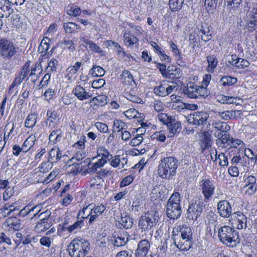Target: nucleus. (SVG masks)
Returning <instances> with one entry per match:
<instances>
[{
  "label": "nucleus",
  "mask_w": 257,
  "mask_h": 257,
  "mask_svg": "<svg viewBox=\"0 0 257 257\" xmlns=\"http://www.w3.org/2000/svg\"><path fill=\"white\" fill-rule=\"evenodd\" d=\"M181 197L179 192H174L168 200L166 206L167 216L171 219L179 218L182 214Z\"/></svg>",
  "instance_id": "20e7f679"
},
{
  "label": "nucleus",
  "mask_w": 257,
  "mask_h": 257,
  "mask_svg": "<svg viewBox=\"0 0 257 257\" xmlns=\"http://www.w3.org/2000/svg\"><path fill=\"white\" fill-rule=\"evenodd\" d=\"M175 234L187 239H193L192 229L186 225H183L182 227L180 228L179 230L176 229Z\"/></svg>",
  "instance_id": "a878e982"
},
{
  "label": "nucleus",
  "mask_w": 257,
  "mask_h": 257,
  "mask_svg": "<svg viewBox=\"0 0 257 257\" xmlns=\"http://www.w3.org/2000/svg\"><path fill=\"white\" fill-rule=\"evenodd\" d=\"M52 43V40L47 37H44L42 40L38 47V51L41 53H44V55H49L48 52L49 46Z\"/></svg>",
  "instance_id": "bb28decb"
},
{
  "label": "nucleus",
  "mask_w": 257,
  "mask_h": 257,
  "mask_svg": "<svg viewBox=\"0 0 257 257\" xmlns=\"http://www.w3.org/2000/svg\"><path fill=\"white\" fill-rule=\"evenodd\" d=\"M182 76L181 70L174 66L168 67L164 78L168 79L169 81H176Z\"/></svg>",
  "instance_id": "f3484780"
},
{
  "label": "nucleus",
  "mask_w": 257,
  "mask_h": 257,
  "mask_svg": "<svg viewBox=\"0 0 257 257\" xmlns=\"http://www.w3.org/2000/svg\"><path fill=\"white\" fill-rule=\"evenodd\" d=\"M159 120L163 123V124L166 125L167 126L170 123L171 121L174 119L172 116H169L167 113H161L158 115Z\"/></svg>",
  "instance_id": "37998d69"
},
{
  "label": "nucleus",
  "mask_w": 257,
  "mask_h": 257,
  "mask_svg": "<svg viewBox=\"0 0 257 257\" xmlns=\"http://www.w3.org/2000/svg\"><path fill=\"white\" fill-rule=\"evenodd\" d=\"M14 10L8 0H0V16L8 18L12 14Z\"/></svg>",
  "instance_id": "6ab92c4d"
},
{
  "label": "nucleus",
  "mask_w": 257,
  "mask_h": 257,
  "mask_svg": "<svg viewBox=\"0 0 257 257\" xmlns=\"http://www.w3.org/2000/svg\"><path fill=\"white\" fill-rule=\"evenodd\" d=\"M172 239L173 240L175 246L182 251H188L192 245L193 239H187L176 234L174 228L172 231Z\"/></svg>",
  "instance_id": "1a4fd4ad"
},
{
  "label": "nucleus",
  "mask_w": 257,
  "mask_h": 257,
  "mask_svg": "<svg viewBox=\"0 0 257 257\" xmlns=\"http://www.w3.org/2000/svg\"><path fill=\"white\" fill-rule=\"evenodd\" d=\"M212 127L216 129L217 131L215 133L228 132L230 130V126L225 122L213 121L212 123Z\"/></svg>",
  "instance_id": "cd10ccee"
},
{
  "label": "nucleus",
  "mask_w": 257,
  "mask_h": 257,
  "mask_svg": "<svg viewBox=\"0 0 257 257\" xmlns=\"http://www.w3.org/2000/svg\"><path fill=\"white\" fill-rule=\"evenodd\" d=\"M124 42L128 43V46L137 44L138 42V39L133 35L125 33L123 35Z\"/></svg>",
  "instance_id": "a18cd8bd"
},
{
  "label": "nucleus",
  "mask_w": 257,
  "mask_h": 257,
  "mask_svg": "<svg viewBox=\"0 0 257 257\" xmlns=\"http://www.w3.org/2000/svg\"><path fill=\"white\" fill-rule=\"evenodd\" d=\"M41 210V206L40 205H35L32 206L30 204V216H32L30 219L32 220L37 216Z\"/></svg>",
  "instance_id": "3c124183"
},
{
  "label": "nucleus",
  "mask_w": 257,
  "mask_h": 257,
  "mask_svg": "<svg viewBox=\"0 0 257 257\" xmlns=\"http://www.w3.org/2000/svg\"><path fill=\"white\" fill-rule=\"evenodd\" d=\"M63 28L66 33L71 34L80 29V26L74 23L67 22L64 23Z\"/></svg>",
  "instance_id": "4c0bfd02"
},
{
  "label": "nucleus",
  "mask_w": 257,
  "mask_h": 257,
  "mask_svg": "<svg viewBox=\"0 0 257 257\" xmlns=\"http://www.w3.org/2000/svg\"><path fill=\"white\" fill-rule=\"evenodd\" d=\"M18 47L12 40L6 38L0 39V57L5 60H19Z\"/></svg>",
  "instance_id": "7ed1b4c3"
},
{
  "label": "nucleus",
  "mask_w": 257,
  "mask_h": 257,
  "mask_svg": "<svg viewBox=\"0 0 257 257\" xmlns=\"http://www.w3.org/2000/svg\"><path fill=\"white\" fill-rule=\"evenodd\" d=\"M62 138V132L61 129L53 130L50 134L49 141L53 144L60 142Z\"/></svg>",
  "instance_id": "2f4dec72"
},
{
  "label": "nucleus",
  "mask_w": 257,
  "mask_h": 257,
  "mask_svg": "<svg viewBox=\"0 0 257 257\" xmlns=\"http://www.w3.org/2000/svg\"><path fill=\"white\" fill-rule=\"evenodd\" d=\"M36 140V136L34 135H30L27 138L23 145L27 152L34 146Z\"/></svg>",
  "instance_id": "ea45409f"
},
{
  "label": "nucleus",
  "mask_w": 257,
  "mask_h": 257,
  "mask_svg": "<svg viewBox=\"0 0 257 257\" xmlns=\"http://www.w3.org/2000/svg\"><path fill=\"white\" fill-rule=\"evenodd\" d=\"M108 100L107 96L105 95H98L93 97L92 101L94 102L96 105L102 106L107 103Z\"/></svg>",
  "instance_id": "72a5a7b5"
},
{
  "label": "nucleus",
  "mask_w": 257,
  "mask_h": 257,
  "mask_svg": "<svg viewBox=\"0 0 257 257\" xmlns=\"http://www.w3.org/2000/svg\"><path fill=\"white\" fill-rule=\"evenodd\" d=\"M67 13L70 16L76 17L81 14V10L76 6H68L67 7Z\"/></svg>",
  "instance_id": "c03bdc74"
},
{
  "label": "nucleus",
  "mask_w": 257,
  "mask_h": 257,
  "mask_svg": "<svg viewBox=\"0 0 257 257\" xmlns=\"http://www.w3.org/2000/svg\"><path fill=\"white\" fill-rule=\"evenodd\" d=\"M184 0H169V7L173 12L178 11L180 10L184 3Z\"/></svg>",
  "instance_id": "58836bf2"
},
{
  "label": "nucleus",
  "mask_w": 257,
  "mask_h": 257,
  "mask_svg": "<svg viewBox=\"0 0 257 257\" xmlns=\"http://www.w3.org/2000/svg\"><path fill=\"white\" fill-rule=\"evenodd\" d=\"M23 80H24L21 77V76H19L18 75H17L15 78L14 80L9 88V93H12L15 90L14 88L16 86L20 85Z\"/></svg>",
  "instance_id": "8fccbe9b"
},
{
  "label": "nucleus",
  "mask_w": 257,
  "mask_h": 257,
  "mask_svg": "<svg viewBox=\"0 0 257 257\" xmlns=\"http://www.w3.org/2000/svg\"><path fill=\"white\" fill-rule=\"evenodd\" d=\"M245 26L249 32L252 33L255 32V34L257 33V23L246 21Z\"/></svg>",
  "instance_id": "6e6d98bb"
},
{
  "label": "nucleus",
  "mask_w": 257,
  "mask_h": 257,
  "mask_svg": "<svg viewBox=\"0 0 257 257\" xmlns=\"http://www.w3.org/2000/svg\"><path fill=\"white\" fill-rule=\"evenodd\" d=\"M90 249V244L84 238H74L68 245L67 250L71 257H84Z\"/></svg>",
  "instance_id": "39448f33"
},
{
  "label": "nucleus",
  "mask_w": 257,
  "mask_h": 257,
  "mask_svg": "<svg viewBox=\"0 0 257 257\" xmlns=\"http://www.w3.org/2000/svg\"><path fill=\"white\" fill-rule=\"evenodd\" d=\"M170 48L171 50L172 51L173 54L176 56V57H179V58H182V55L180 53L177 45L175 44L174 42H171L170 43Z\"/></svg>",
  "instance_id": "69168bd1"
},
{
  "label": "nucleus",
  "mask_w": 257,
  "mask_h": 257,
  "mask_svg": "<svg viewBox=\"0 0 257 257\" xmlns=\"http://www.w3.org/2000/svg\"><path fill=\"white\" fill-rule=\"evenodd\" d=\"M115 240L113 242V245L117 247L123 246L125 244L128 240L127 237L122 234L118 235L116 237L114 236Z\"/></svg>",
  "instance_id": "79ce46f5"
},
{
  "label": "nucleus",
  "mask_w": 257,
  "mask_h": 257,
  "mask_svg": "<svg viewBox=\"0 0 257 257\" xmlns=\"http://www.w3.org/2000/svg\"><path fill=\"white\" fill-rule=\"evenodd\" d=\"M105 83V82L104 79L102 78H99L98 79L94 80L92 82L91 85L93 88L98 89L103 87Z\"/></svg>",
  "instance_id": "774afa93"
},
{
  "label": "nucleus",
  "mask_w": 257,
  "mask_h": 257,
  "mask_svg": "<svg viewBox=\"0 0 257 257\" xmlns=\"http://www.w3.org/2000/svg\"><path fill=\"white\" fill-rule=\"evenodd\" d=\"M207 61L208 63V67L213 70L217 66L218 60L214 55L207 56Z\"/></svg>",
  "instance_id": "603ef678"
},
{
  "label": "nucleus",
  "mask_w": 257,
  "mask_h": 257,
  "mask_svg": "<svg viewBox=\"0 0 257 257\" xmlns=\"http://www.w3.org/2000/svg\"><path fill=\"white\" fill-rule=\"evenodd\" d=\"M230 142L227 150L225 151L230 155L238 154L240 150L243 149L245 147L244 144L240 139L232 138V141Z\"/></svg>",
  "instance_id": "4468645a"
},
{
  "label": "nucleus",
  "mask_w": 257,
  "mask_h": 257,
  "mask_svg": "<svg viewBox=\"0 0 257 257\" xmlns=\"http://www.w3.org/2000/svg\"><path fill=\"white\" fill-rule=\"evenodd\" d=\"M232 207L230 203L225 200L219 201L217 203V212L223 218H228L232 214Z\"/></svg>",
  "instance_id": "ddd939ff"
},
{
  "label": "nucleus",
  "mask_w": 257,
  "mask_h": 257,
  "mask_svg": "<svg viewBox=\"0 0 257 257\" xmlns=\"http://www.w3.org/2000/svg\"><path fill=\"white\" fill-rule=\"evenodd\" d=\"M60 44V46L63 49L68 48L71 51H73L75 49L73 42L69 39H64Z\"/></svg>",
  "instance_id": "de8ad7c7"
},
{
  "label": "nucleus",
  "mask_w": 257,
  "mask_h": 257,
  "mask_svg": "<svg viewBox=\"0 0 257 257\" xmlns=\"http://www.w3.org/2000/svg\"><path fill=\"white\" fill-rule=\"evenodd\" d=\"M178 164V160L174 157L164 158L158 167V175L162 179H170L175 174Z\"/></svg>",
  "instance_id": "f03ea898"
},
{
  "label": "nucleus",
  "mask_w": 257,
  "mask_h": 257,
  "mask_svg": "<svg viewBox=\"0 0 257 257\" xmlns=\"http://www.w3.org/2000/svg\"><path fill=\"white\" fill-rule=\"evenodd\" d=\"M208 95V93L205 87L198 85L196 98H198L199 97H205L207 96Z\"/></svg>",
  "instance_id": "0e129e2a"
},
{
  "label": "nucleus",
  "mask_w": 257,
  "mask_h": 257,
  "mask_svg": "<svg viewBox=\"0 0 257 257\" xmlns=\"http://www.w3.org/2000/svg\"><path fill=\"white\" fill-rule=\"evenodd\" d=\"M72 93L80 100L88 99L92 96L91 93L87 91L84 88L80 85L76 86L73 88Z\"/></svg>",
  "instance_id": "a211bd4d"
},
{
  "label": "nucleus",
  "mask_w": 257,
  "mask_h": 257,
  "mask_svg": "<svg viewBox=\"0 0 257 257\" xmlns=\"http://www.w3.org/2000/svg\"><path fill=\"white\" fill-rule=\"evenodd\" d=\"M52 224L50 221H46V220H41L38 222L35 227V230L38 232H43L45 230L49 229Z\"/></svg>",
  "instance_id": "7c9ffc66"
},
{
  "label": "nucleus",
  "mask_w": 257,
  "mask_h": 257,
  "mask_svg": "<svg viewBox=\"0 0 257 257\" xmlns=\"http://www.w3.org/2000/svg\"><path fill=\"white\" fill-rule=\"evenodd\" d=\"M214 136L217 138L216 144L219 148L226 149L229 146V143L232 141V137L227 133H214Z\"/></svg>",
  "instance_id": "f8f14e48"
},
{
  "label": "nucleus",
  "mask_w": 257,
  "mask_h": 257,
  "mask_svg": "<svg viewBox=\"0 0 257 257\" xmlns=\"http://www.w3.org/2000/svg\"><path fill=\"white\" fill-rule=\"evenodd\" d=\"M113 125L119 130L117 131V133L121 132V131L126 130L127 128V124L122 120L120 119H115L113 121Z\"/></svg>",
  "instance_id": "09e8293b"
},
{
  "label": "nucleus",
  "mask_w": 257,
  "mask_h": 257,
  "mask_svg": "<svg viewBox=\"0 0 257 257\" xmlns=\"http://www.w3.org/2000/svg\"><path fill=\"white\" fill-rule=\"evenodd\" d=\"M92 206L90 208V213H93L96 215L99 216L105 211V206L102 204L96 205L94 204H92Z\"/></svg>",
  "instance_id": "e433bc0d"
},
{
  "label": "nucleus",
  "mask_w": 257,
  "mask_h": 257,
  "mask_svg": "<svg viewBox=\"0 0 257 257\" xmlns=\"http://www.w3.org/2000/svg\"><path fill=\"white\" fill-rule=\"evenodd\" d=\"M200 33H201V39L202 41L207 42L209 41L212 35L210 34V30L206 23L202 24L200 29Z\"/></svg>",
  "instance_id": "c85d7f7f"
},
{
  "label": "nucleus",
  "mask_w": 257,
  "mask_h": 257,
  "mask_svg": "<svg viewBox=\"0 0 257 257\" xmlns=\"http://www.w3.org/2000/svg\"><path fill=\"white\" fill-rule=\"evenodd\" d=\"M142 135L143 134H137V136L131 141L130 145L132 146H137L140 145L144 140Z\"/></svg>",
  "instance_id": "5fc2aeb1"
},
{
  "label": "nucleus",
  "mask_w": 257,
  "mask_h": 257,
  "mask_svg": "<svg viewBox=\"0 0 257 257\" xmlns=\"http://www.w3.org/2000/svg\"><path fill=\"white\" fill-rule=\"evenodd\" d=\"M84 226V220L83 219H78V220L76 221L73 224L66 227V229L69 232H72L75 230H80Z\"/></svg>",
  "instance_id": "c9c22d12"
},
{
  "label": "nucleus",
  "mask_w": 257,
  "mask_h": 257,
  "mask_svg": "<svg viewBox=\"0 0 257 257\" xmlns=\"http://www.w3.org/2000/svg\"><path fill=\"white\" fill-rule=\"evenodd\" d=\"M37 114L35 113L29 114L25 121V126L28 128H33L37 122Z\"/></svg>",
  "instance_id": "473e14b6"
},
{
  "label": "nucleus",
  "mask_w": 257,
  "mask_h": 257,
  "mask_svg": "<svg viewBox=\"0 0 257 257\" xmlns=\"http://www.w3.org/2000/svg\"><path fill=\"white\" fill-rule=\"evenodd\" d=\"M92 204H90L88 205L86 207H84L81 210H79L78 213L77 214V218L79 219H83L85 218H88L87 216V214L88 213V211H90V208L92 207Z\"/></svg>",
  "instance_id": "49530a36"
},
{
  "label": "nucleus",
  "mask_w": 257,
  "mask_h": 257,
  "mask_svg": "<svg viewBox=\"0 0 257 257\" xmlns=\"http://www.w3.org/2000/svg\"><path fill=\"white\" fill-rule=\"evenodd\" d=\"M217 2L218 0H205L204 5L206 8H209L207 11H212L217 6Z\"/></svg>",
  "instance_id": "13d9d810"
},
{
  "label": "nucleus",
  "mask_w": 257,
  "mask_h": 257,
  "mask_svg": "<svg viewBox=\"0 0 257 257\" xmlns=\"http://www.w3.org/2000/svg\"><path fill=\"white\" fill-rule=\"evenodd\" d=\"M198 85L193 82L187 83V87L183 89V93L191 98H196Z\"/></svg>",
  "instance_id": "5701e85b"
},
{
  "label": "nucleus",
  "mask_w": 257,
  "mask_h": 257,
  "mask_svg": "<svg viewBox=\"0 0 257 257\" xmlns=\"http://www.w3.org/2000/svg\"><path fill=\"white\" fill-rule=\"evenodd\" d=\"M201 182L202 184L200 185V187L204 196V201L207 202L210 200L214 194L215 186L213 181L210 179L202 180Z\"/></svg>",
  "instance_id": "6e6552de"
},
{
  "label": "nucleus",
  "mask_w": 257,
  "mask_h": 257,
  "mask_svg": "<svg viewBox=\"0 0 257 257\" xmlns=\"http://www.w3.org/2000/svg\"><path fill=\"white\" fill-rule=\"evenodd\" d=\"M205 208V205L202 200L190 203L187 211V218L190 220H197L201 216Z\"/></svg>",
  "instance_id": "0eeeda50"
},
{
  "label": "nucleus",
  "mask_w": 257,
  "mask_h": 257,
  "mask_svg": "<svg viewBox=\"0 0 257 257\" xmlns=\"http://www.w3.org/2000/svg\"><path fill=\"white\" fill-rule=\"evenodd\" d=\"M95 126L97 129L101 133H106L108 131V126L106 124L102 122H97L95 123Z\"/></svg>",
  "instance_id": "052dcab7"
},
{
  "label": "nucleus",
  "mask_w": 257,
  "mask_h": 257,
  "mask_svg": "<svg viewBox=\"0 0 257 257\" xmlns=\"http://www.w3.org/2000/svg\"><path fill=\"white\" fill-rule=\"evenodd\" d=\"M237 81V80L235 77L230 76H224L221 78L219 84L224 87H227L235 84Z\"/></svg>",
  "instance_id": "c756f323"
},
{
  "label": "nucleus",
  "mask_w": 257,
  "mask_h": 257,
  "mask_svg": "<svg viewBox=\"0 0 257 257\" xmlns=\"http://www.w3.org/2000/svg\"><path fill=\"white\" fill-rule=\"evenodd\" d=\"M133 223V219L125 213L121 214V217L116 223V225L120 228L128 229L132 227Z\"/></svg>",
  "instance_id": "412c9836"
},
{
  "label": "nucleus",
  "mask_w": 257,
  "mask_h": 257,
  "mask_svg": "<svg viewBox=\"0 0 257 257\" xmlns=\"http://www.w3.org/2000/svg\"><path fill=\"white\" fill-rule=\"evenodd\" d=\"M58 65V61L54 58H52L48 63L47 70L50 72L56 71L57 66Z\"/></svg>",
  "instance_id": "864d4df0"
},
{
  "label": "nucleus",
  "mask_w": 257,
  "mask_h": 257,
  "mask_svg": "<svg viewBox=\"0 0 257 257\" xmlns=\"http://www.w3.org/2000/svg\"><path fill=\"white\" fill-rule=\"evenodd\" d=\"M217 232L219 240L228 246L234 247L240 243L238 232L233 227L226 225L221 226L218 229Z\"/></svg>",
  "instance_id": "f257e3e1"
},
{
  "label": "nucleus",
  "mask_w": 257,
  "mask_h": 257,
  "mask_svg": "<svg viewBox=\"0 0 257 257\" xmlns=\"http://www.w3.org/2000/svg\"><path fill=\"white\" fill-rule=\"evenodd\" d=\"M86 142V137L84 135H82L80 139L76 143H75L73 146L75 147L77 149H84L85 148V142Z\"/></svg>",
  "instance_id": "680f3d73"
},
{
  "label": "nucleus",
  "mask_w": 257,
  "mask_h": 257,
  "mask_svg": "<svg viewBox=\"0 0 257 257\" xmlns=\"http://www.w3.org/2000/svg\"><path fill=\"white\" fill-rule=\"evenodd\" d=\"M219 160V165L222 167L227 166L228 165V158L224 153H220L218 156Z\"/></svg>",
  "instance_id": "4d7b16f0"
},
{
  "label": "nucleus",
  "mask_w": 257,
  "mask_h": 257,
  "mask_svg": "<svg viewBox=\"0 0 257 257\" xmlns=\"http://www.w3.org/2000/svg\"><path fill=\"white\" fill-rule=\"evenodd\" d=\"M105 72L102 67L94 65L89 70V74H91L93 77H100L104 75Z\"/></svg>",
  "instance_id": "a19ab883"
},
{
  "label": "nucleus",
  "mask_w": 257,
  "mask_h": 257,
  "mask_svg": "<svg viewBox=\"0 0 257 257\" xmlns=\"http://www.w3.org/2000/svg\"><path fill=\"white\" fill-rule=\"evenodd\" d=\"M209 114L204 111H196L191 114L187 119L189 123L196 125L206 124Z\"/></svg>",
  "instance_id": "9d476101"
},
{
  "label": "nucleus",
  "mask_w": 257,
  "mask_h": 257,
  "mask_svg": "<svg viewBox=\"0 0 257 257\" xmlns=\"http://www.w3.org/2000/svg\"><path fill=\"white\" fill-rule=\"evenodd\" d=\"M5 226L15 231L19 230L22 228L21 220L17 217H9L5 222Z\"/></svg>",
  "instance_id": "4be33fe9"
},
{
  "label": "nucleus",
  "mask_w": 257,
  "mask_h": 257,
  "mask_svg": "<svg viewBox=\"0 0 257 257\" xmlns=\"http://www.w3.org/2000/svg\"><path fill=\"white\" fill-rule=\"evenodd\" d=\"M55 91L52 88H49L46 90L44 93V96L45 99L47 101H50L53 98V96L55 94Z\"/></svg>",
  "instance_id": "338daca9"
},
{
  "label": "nucleus",
  "mask_w": 257,
  "mask_h": 257,
  "mask_svg": "<svg viewBox=\"0 0 257 257\" xmlns=\"http://www.w3.org/2000/svg\"><path fill=\"white\" fill-rule=\"evenodd\" d=\"M169 132V137H172L177 133H179L181 130V123L176 120L175 118L171 121L167 127Z\"/></svg>",
  "instance_id": "393cba45"
},
{
  "label": "nucleus",
  "mask_w": 257,
  "mask_h": 257,
  "mask_svg": "<svg viewBox=\"0 0 257 257\" xmlns=\"http://www.w3.org/2000/svg\"><path fill=\"white\" fill-rule=\"evenodd\" d=\"M30 204H28L26 206H25L22 209H19V217H24L27 215L30 216Z\"/></svg>",
  "instance_id": "e2e57ef3"
},
{
  "label": "nucleus",
  "mask_w": 257,
  "mask_h": 257,
  "mask_svg": "<svg viewBox=\"0 0 257 257\" xmlns=\"http://www.w3.org/2000/svg\"><path fill=\"white\" fill-rule=\"evenodd\" d=\"M176 88L175 85H170L167 81H163L159 86L154 89L155 95L161 97H165L171 94Z\"/></svg>",
  "instance_id": "9b49d317"
},
{
  "label": "nucleus",
  "mask_w": 257,
  "mask_h": 257,
  "mask_svg": "<svg viewBox=\"0 0 257 257\" xmlns=\"http://www.w3.org/2000/svg\"><path fill=\"white\" fill-rule=\"evenodd\" d=\"M247 21H253V22L257 23V9L253 8L249 13L248 15L247 16Z\"/></svg>",
  "instance_id": "bf43d9fd"
},
{
  "label": "nucleus",
  "mask_w": 257,
  "mask_h": 257,
  "mask_svg": "<svg viewBox=\"0 0 257 257\" xmlns=\"http://www.w3.org/2000/svg\"><path fill=\"white\" fill-rule=\"evenodd\" d=\"M150 248L148 240L143 239L139 242L135 250V257H146Z\"/></svg>",
  "instance_id": "dca6fc26"
},
{
  "label": "nucleus",
  "mask_w": 257,
  "mask_h": 257,
  "mask_svg": "<svg viewBox=\"0 0 257 257\" xmlns=\"http://www.w3.org/2000/svg\"><path fill=\"white\" fill-rule=\"evenodd\" d=\"M159 219V213L151 211L141 216L139 222V226L144 230H149L155 226Z\"/></svg>",
  "instance_id": "423d86ee"
},
{
  "label": "nucleus",
  "mask_w": 257,
  "mask_h": 257,
  "mask_svg": "<svg viewBox=\"0 0 257 257\" xmlns=\"http://www.w3.org/2000/svg\"><path fill=\"white\" fill-rule=\"evenodd\" d=\"M232 219L238 229H245L247 227V218L240 212H234L232 215Z\"/></svg>",
  "instance_id": "2eb2a0df"
},
{
  "label": "nucleus",
  "mask_w": 257,
  "mask_h": 257,
  "mask_svg": "<svg viewBox=\"0 0 257 257\" xmlns=\"http://www.w3.org/2000/svg\"><path fill=\"white\" fill-rule=\"evenodd\" d=\"M89 48L92 53H96L99 54L101 56H105L106 55V52L103 50L99 46L95 43L91 41L88 44Z\"/></svg>",
  "instance_id": "f704fd0d"
},
{
  "label": "nucleus",
  "mask_w": 257,
  "mask_h": 257,
  "mask_svg": "<svg viewBox=\"0 0 257 257\" xmlns=\"http://www.w3.org/2000/svg\"><path fill=\"white\" fill-rule=\"evenodd\" d=\"M139 91L136 86L132 87L128 91L124 92V96L134 103H142V99L138 96Z\"/></svg>",
  "instance_id": "aec40b11"
},
{
  "label": "nucleus",
  "mask_w": 257,
  "mask_h": 257,
  "mask_svg": "<svg viewBox=\"0 0 257 257\" xmlns=\"http://www.w3.org/2000/svg\"><path fill=\"white\" fill-rule=\"evenodd\" d=\"M212 143L211 135L208 132L203 133V138L200 141V146L202 152L211 147Z\"/></svg>",
  "instance_id": "b1692460"
}]
</instances>
